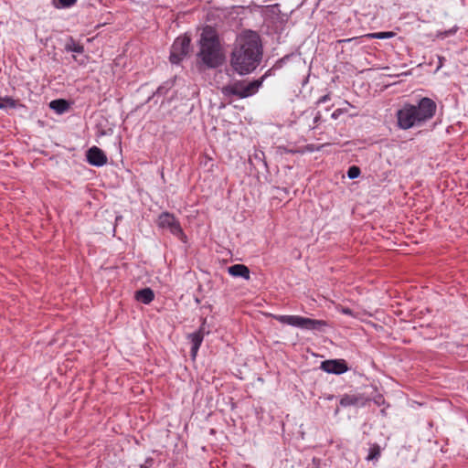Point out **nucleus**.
<instances>
[{
    "mask_svg": "<svg viewBox=\"0 0 468 468\" xmlns=\"http://www.w3.org/2000/svg\"><path fill=\"white\" fill-rule=\"evenodd\" d=\"M262 46L259 35L248 31L240 35L230 54V66L239 75L252 72L261 63Z\"/></svg>",
    "mask_w": 468,
    "mask_h": 468,
    "instance_id": "obj_1",
    "label": "nucleus"
},
{
    "mask_svg": "<svg viewBox=\"0 0 468 468\" xmlns=\"http://www.w3.org/2000/svg\"><path fill=\"white\" fill-rule=\"evenodd\" d=\"M226 57L216 31L207 27L199 39L197 64L202 69H217L224 64Z\"/></svg>",
    "mask_w": 468,
    "mask_h": 468,
    "instance_id": "obj_2",
    "label": "nucleus"
},
{
    "mask_svg": "<svg viewBox=\"0 0 468 468\" xmlns=\"http://www.w3.org/2000/svg\"><path fill=\"white\" fill-rule=\"evenodd\" d=\"M267 76L268 72L259 80H254L252 81H247L245 80H236L223 86L221 92L226 97L235 96L239 99L250 97L258 92Z\"/></svg>",
    "mask_w": 468,
    "mask_h": 468,
    "instance_id": "obj_3",
    "label": "nucleus"
},
{
    "mask_svg": "<svg viewBox=\"0 0 468 468\" xmlns=\"http://www.w3.org/2000/svg\"><path fill=\"white\" fill-rule=\"evenodd\" d=\"M274 318L282 324L307 330L322 331L327 325V323L324 320L311 319L299 315H275Z\"/></svg>",
    "mask_w": 468,
    "mask_h": 468,
    "instance_id": "obj_4",
    "label": "nucleus"
},
{
    "mask_svg": "<svg viewBox=\"0 0 468 468\" xmlns=\"http://www.w3.org/2000/svg\"><path fill=\"white\" fill-rule=\"evenodd\" d=\"M436 103L430 98L420 99L417 105H413L414 117L419 126L431 120L436 112Z\"/></svg>",
    "mask_w": 468,
    "mask_h": 468,
    "instance_id": "obj_5",
    "label": "nucleus"
},
{
    "mask_svg": "<svg viewBox=\"0 0 468 468\" xmlns=\"http://www.w3.org/2000/svg\"><path fill=\"white\" fill-rule=\"evenodd\" d=\"M190 42V37L186 35L176 38L169 58L172 64H178L189 53Z\"/></svg>",
    "mask_w": 468,
    "mask_h": 468,
    "instance_id": "obj_6",
    "label": "nucleus"
},
{
    "mask_svg": "<svg viewBox=\"0 0 468 468\" xmlns=\"http://www.w3.org/2000/svg\"><path fill=\"white\" fill-rule=\"evenodd\" d=\"M158 226L162 229L169 230L174 236L183 239L185 234L180 226L179 221L175 218L174 215L164 212L158 218Z\"/></svg>",
    "mask_w": 468,
    "mask_h": 468,
    "instance_id": "obj_7",
    "label": "nucleus"
},
{
    "mask_svg": "<svg viewBox=\"0 0 468 468\" xmlns=\"http://www.w3.org/2000/svg\"><path fill=\"white\" fill-rule=\"evenodd\" d=\"M398 125L400 129L408 130L419 126L414 117L413 104L407 103L397 112Z\"/></svg>",
    "mask_w": 468,
    "mask_h": 468,
    "instance_id": "obj_8",
    "label": "nucleus"
},
{
    "mask_svg": "<svg viewBox=\"0 0 468 468\" xmlns=\"http://www.w3.org/2000/svg\"><path fill=\"white\" fill-rule=\"evenodd\" d=\"M321 369L329 374L340 375L348 370L346 362L344 359H329L321 363Z\"/></svg>",
    "mask_w": 468,
    "mask_h": 468,
    "instance_id": "obj_9",
    "label": "nucleus"
},
{
    "mask_svg": "<svg viewBox=\"0 0 468 468\" xmlns=\"http://www.w3.org/2000/svg\"><path fill=\"white\" fill-rule=\"evenodd\" d=\"M86 157L89 164L94 166H102L108 161L104 152L97 146L90 147L87 151Z\"/></svg>",
    "mask_w": 468,
    "mask_h": 468,
    "instance_id": "obj_10",
    "label": "nucleus"
},
{
    "mask_svg": "<svg viewBox=\"0 0 468 468\" xmlns=\"http://www.w3.org/2000/svg\"><path fill=\"white\" fill-rule=\"evenodd\" d=\"M367 402V399L360 394H346L340 399L342 407L363 406Z\"/></svg>",
    "mask_w": 468,
    "mask_h": 468,
    "instance_id": "obj_11",
    "label": "nucleus"
},
{
    "mask_svg": "<svg viewBox=\"0 0 468 468\" xmlns=\"http://www.w3.org/2000/svg\"><path fill=\"white\" fill-rule=\"evenodd\" d=\"M228 271L233 277H241L245 280L250 279V270L246 265L234 264L228 268Z\"/></svg>",
    "mask_w": 468,
    "mask_h": 468,
    "instance_id": "obj_12",
    "label": "nucleus"
},
{
    "mask_svg": "<svg viewBox=\"0 0 468 468\" xmlns=\"http://www.w3.org/2000/svg\"><path fill=\"white\" fill-rule=\"evenodd\" d=\"M154 298V293L150 288H144L135 292V299L144 304H149Z\"/></svg>",
    "mask_w": 468,
    "mask_h": 468,
    "instance_id": "obj_13",
    "label": "nucleus"
},
{
    "mask_svg": "<svg viewBox=\"0 0 468 468\" xmlns=\"http://www.w3.org/2000/svg\"><path fill=\"white\" fill-rule=\"evenodd\" d=\"M188 338L190 339V342L192 344L191 346V356L193 358L196 357L197 351L203 342L204 336L199 335L198 333L195 332L188 335Z\"/></svg>",
    "mask_w": 468,
    "mask_h": 468,
    "instance_id": "obj_14",
    "label": "nucleus"
},
{
    "mask_svg": "<svg viewBox=\"0 0 468 468\" xmlns=\"http://www.w3.org/2000/svg\"><path fill=\"white\" fill-rule=\"evenodd\" d=\"M381 454V447L376 443H370L368 448V454L366 460L368 462H378Z\"/></svg>",
    "mask_w": 468,
    "mask_h": 468,
    "instance_id": "obj_15",
    "label": "nucleus"
},
{
    "mask_svg": "<svg viewBox=\"0 0 468 468\" xmlns=\"http://www.w3.org/2000/svg\"><path fill=\"white\" fill-rule=\"evenodd\" d=\"M65 50L68 52L81 54L84 52V48L82 45L77 43L72 37H69L65 45Z\"/></svg>",
    "mask_w": 468,
    "mask_h": 468,
    "instance_id": "obj_16",
    "label": "nucleus"
},
{
    "mask_svg": "<svg viewBox=\"0 0 468 468\" xmlns=\"http://www.w3.org/2000/svg\"><path fill=\"white\" fill-rule=\"evenodd\" d=\"M49 106L51 109L55 110L58 113L64 112L68 107L69 104L65 100H54L49 103Z\"/></svg>",
    "mask_w": 468,
    "mask_h": 468,
    "instance_id": "obj_17",
    "label": "nucleus"
},
{
    "mask_svg": "<svg viewBox=\"0 0 468 468\" xmlns=\"http://www.w3.org/2000/svg\"><path fill=\"white\" fill-rule=\"evenodd\" d=\"M17 106V101L11 97H0V109L5 108H16Z\"/></svg>",
    "mask_w": 468,
    "mask_h": 468,
    "instance_id": "obj_18",
    "label": "nucleus"
},
{
    "mask_svg": "<svg viewBox=\"0 0 468 468\" xmlns=\"http://www.w3.org/2000/svg\"><path fill=\"white\" fill-rule=\"evenodd\" d=\"M395 36V33L388 31V32H377V33H369L364 36V37L372 39V38H378V39H385V38H390Z\"/></svg>",
    "mask_w": 468,
    "mask_h": 468,
    "instance_id": "obj_19",
    "label": "nucleus"
},
{
    "mask_svg": "<svg viewBox=\"0 0 468 468\" xmlns=\"http://www.w3.org/2000/svg\"><path fill=\"white\" fill-rule=\"evenodd\" d=\"M360 175V168L358 166L353 165L348 168L347 176L350 179L357 178Z\"/></svg>",
    "mask_w": 468,
    "mask_h": 468,
    "instance_id": "obj_20",
    "label": "nucleus"
},
{
    "mask_svg": "<svg viewBox=\"0 0 468 468\" xmlns=\"http://www.w3.org/2000/svg\"><path fill=\"white\" fill-rule=\"evenodd\" d=\"M209 329L207 328V322H206V319H203V322L199 327V329L197 331V333H198L199 335H201L202 336H205L206 335H208L209 334Z\"/></svg>",
    "mask_w": 468,
    "mask_h": 468,
    "instance_id": "obj_21",
    "label": "nucleus"
},
{
    "mask_svg": "<svg viewBox=\"0 0 468 468\" xmlns=\"http://www.w3.org/2000/svg\"><path fill=\"white\" fill-rule=\"evenodd\" d=\"M77 0H58L57 7H69L73 5Z\"/></svg>",
    "mask_w": 468,
    "mask_h": 468,
    "instance_id": "obj_22",
    "label": "nucleus"
},
{
    "mask_svg": "<svg viewBox=\"0 0 468 468\" xmlns=\"http://www.w3.org/2000/svg\"><path fill=\"white\" fill-rule=\"evenodd\" d=\"M337 309L339 312H341L344 314H347V315H350V316H353L356 318L358 316L357 314H355L354 311L350 308L341 306Z\"/></svg>",
    "mask_w": 468,
    "mask_h": 468,
    "instance_id": "obj_23",
    "label": "nucleus"
},
{
    "mask_svg": "<svg viewBox=\"0 0 468 468\" xmlns=\"http://www.w3.org/2000/svg\"><path fill=\"white\" fill-rule=\"evenodd\" d=\"M338 42L339 43L354 42L356 44H359L361 41H360V37H351V38H346V39H340Z\"/></svg>",
    "mask_w": 468,
    "mask_h": 468,
    "instance_id": "obj_24",
    "label": "nucleus"
},
{
    "mask_svg": "<svg viewBox=\"0 0 468 468\" xmlns=\"http://www.w3.org/2000/svg\"><path fill=\"white\" fill-rule=\"evenodd\" d=\"M153 464V459L149 458L145 460L144 463L140 464V468H149Z\"/></svg>",
    "mask_w": 468,
    "mask_h": 468,
    "instance_id": "obj_25",
    "label": "nucleus"
},
{
    "mask_svg": "<svg viewBox=\"0 0 468 468\" xmlns=\"http://www.w3.org/2000/svg\"><path fill=\"white\" fill-rule=\"evenodd\" d=\"M329 100H330V95L325 94L318 100L317 104L324 103V102L328 101Z\"/></svg>",
    "mask_w": 468,
    "mask_h": 468,
    "instance_id": "obj_26",
    "label": "nucleus"
},
{
    "mask_svg": "<svg viewBox=\"0 0 468 468\" xmlns=\"http://www.w3.org/2000/svg\"><path fill=\"white\" fill-rule=\"evenodd\" d=\"M344 112V111L342 109H336L331 115V117L333 119H337L342 113Z\"/></svg>",
    "mask_w": 468,
    "mask_h": 468,
    "instance_id": "obj_27",
    "label": "nucleus"
},
{
    "mask_svg": "<svg viewBox=\"0 0 468 468\" xmlns=\"http://www.w3.org/2000/svg\"><path fill=\"white\" fill-rule=\"evenodd\" d=\"M320 118H321V114H320V112H317V114L315 115V117L314 119V123L318 122Z\"/></svg>",
    "mask_w": 468,
    "mask_h": 468,
    "instance_id": "obj_28",
    "label": "nucleus"
},
{
    "mask_svg": "<svg viewBox=\"0 0 468 468\" xmlns=\"http://www.w3.org/2000/svg\"><path fill=\"white\" fill-rule=\"evenodd\" d=\"M156 92L159 93V94H162L163 93V88L162 87L158 88Z\"/></svg>",
    "mask_w": 468,
    "mask_h": 468,
    "instance_id": "obj_29",
    "label": "nucleus"
}]
</instances>
